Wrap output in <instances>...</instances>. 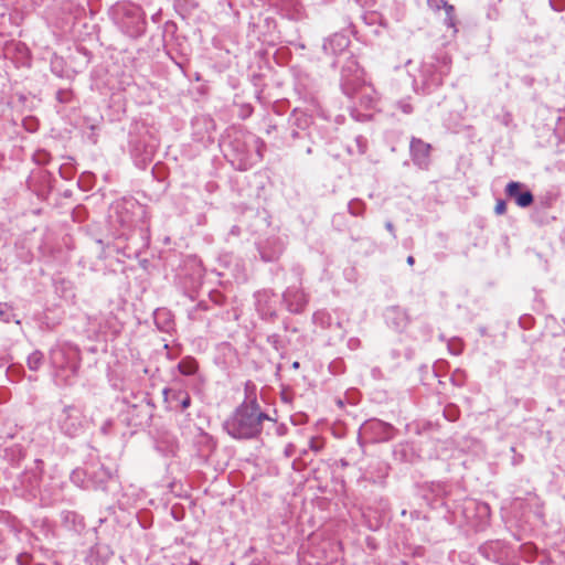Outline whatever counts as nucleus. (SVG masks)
Segmentation results:
<instances>
[{"mask_svg": "<svg viewBox=\"0 0 565 565\" xmlns=\"http://www.w3.org/2000/svg\"><path fill=\"white\" fill-rule=\"evenodd\" d=\"M263 414L256 405H242L233 416L226 420L225 428L230 435L236 438H248L259 430Z\"/></svg>", "mask_w": 565, "mask_h": 565, "instance_id": "obj_1", "label": "nucleus"}, {"mask_svg": "<svg viewBox=\"0 0 565 565\" xmlns=\"http://www.w3.org/2000/svg\"><path fill=\"white\" fill-rule=\"evenodd\" d=\"M508 546L501 540H491L479 546V553L488 561L499 563L508 556Z\"/></svg>", "mask_w": 565, "mask_h": 565, "instance_id": "obj_2", "label": "nucleus"}, {"mask_svg": "<svg viewBox=\"0 0 565 565\" xmlns=\"http://www.w3.org/2000/svg\"><path fill=\"white\" fill-rule=\"evenodd\" d=\"M114 552L108 544L96 543L87 555V562L89 565H106L113 556Z\"/></svg>", "mask_w": 565, "mask_h": 565, "instance_id": "obj_3", "label": "nucleus"}, {"mask_svg": "<svg viewBox=\"0 0 565 565\" xmlns=\"http://www.w3.org/2000/svg\"><path fill=\"white\" fill-rule=\"evenodd\" d=\"M521 186L522 185L519 182H510L507 185V193L508 195L515 199V202L519 206L526 207L532 203L533 196L529 191L520 193Z\"/></svg>", "mask_w": 565, "mask_h": 565, "instance_id": "obj_4", "label": "nucleus"}, {"mask_svg": "<svg viewBox=\"0 0 565 565\" xmlns=\"http://www.w3.org/2000/svg\"><path fill=\"white\" fill-rule=\"evenodd\" d=\"M411 149L416 162L419 164L425 163L430 151V146L422 140L414 139L411 143Z\"/></svg>", "mask_w": 565, "mask_h": 565, "instance_id": "obj_5", "label": "nucleus"}, {"mask_svg": "<svg viewBox=\"0 0 565 565\" xmlns=\"http://www.w3.org/2000/svg\"><path fill=\"white\" fill-rule=\"evenodd\" d=\"M64 415H65V420H64V428H65V430L68 434H75L77 431V428H78L75 425V420L79 419L81 412L77 408L73 407V406H68V407L64 408Z\"/></svg>", "mask_w": 565, "mask_h": 565, "instance_id": "obj_6", "label": "nucleus"}, {"mask_svg": "<svg viewBox=\"0 0 565 565\" xmlns=\"http://www.w3.org/2000/svg\"><path fill=\"white\" fill-rule=\"evenodd\" d=\"M428 4L436 9H439L441 6H444V8L446 10L447 18H448V24H449V26H454V18H452L454 7L452 6H448L444 0H428Z\"/></svg>", "mask_w": 565, "mask_h": 565, "instance_id": "obj_7", "label": "nucleus"}, {"mask_svg": "<svg viewBox=\"0 0 565 565\" xmlns=\"http://www.w3.org/2000/svg\"><path fill=\"white\" fill-rule=\"evenodd\" d=\"M196 367H198L196 363L194 361H191V360L182 361L179 364L180 372L185 374V375L193 374L196 371Z\"/></svg>", "mask_w": 565, "mask_h": 565, "instance_id": "obj_8", "label": "nucleus"}, {"mask_svg": "<svg viewBox=\"0 0 565 565\" xmlns=\"http://www.w3.org/2000/svg\"><path fill=\"white\" fill-rule=\"evenodd\" d=\"M41 354L40 353H33L29 356L28 359V363H29V366L33 370H36L41 363Z\"/></svg>", "mask_w": 565, "mask_h": 565, "instance_id": "obj_9", "label": "nucleus"}, {"mask_svg": "<svg viewBox=\"0 0 565 565\" xmlns=\"http://www.w3.org/2000/svg\"><path fill=\"white\" fill-rule=\"evenodd\" d=\"M32 556L28 553H21L17 556L18 565H30Z\"/></svg>", "mask_w": 565, "mask_h": 565, "instance_id": "obj_10", "label": "nucleus"}, {"mask_svg": "<svg viewBox=\"0 0 565 565\" xmlns=\"http://www.w3.org/2000/svg\"><path fill=\"white\" fill-rule=\"evenodd\" d=\"M497 214H503L505 212V203L503 201H499L495 205Z\"/></svg>", "mask_w": 565, "mask_h": 565, "instance_id": "obj_11", "label": "nucleus"}, {"mask_svg": "<svg viewBox=\"0 0 565 565\" xmlns=\"http://www.w3.org/2000/svg\"><path fill=\"white\" fill-rule=\"evenodd\" d=\"M425 498L429 500L428 503H431V501H434V502H439L441 505L444 504L441 497H425Z\"/></svg>", "mask_w": 565, "mask_h": 565, "instance_id": "obj_12", "label": "nucleus"}, {"mask_svg": "<svg viewBox=\"0 0 565 565\" xmlns=\"http://www.w3.org/2000/svg\"><path fill=\"white\" fill-rule=\"evenodd\" d=\"M249 565H269L266 559H254Z\"/></svg>", "mask_w": 565, "mask_h": 565, "instance_id": "obj_13", "label": "nucleus"}, {"mask_svg": "<svg viewBox=\"0 0 565 565\" xmlns=\"http://www.w3.org/2000/svg\"><path fill=\"white\" fill-rule=\"evenodd\" d=\"M189 405H190V398H189V397H186V398H184V399L182 401V407H183V408H186Z\"/></svg>", "mask_w": 565, "mask_h": 565, "instance_id": "obj_14", "label": "nucleus"}, {"mask_svg": "<svg viewBox=\"0 0 565 565\" xmlns=\"http://www.w3.org/2000/svg\"><path fill=\"white\" fill-rule=\"evenodd\" d=\"M479 509H482L484 513L489 512V505L487 503H482V505Z\"/></svg>", "mask_w": 565, "mask_h": 565, "instance_id": "obj_15", "label": "nucleus"}, {"mask_svg": "<svg viewBox=\"0 0 565 565\" xmlns=\"http://www.w3.org/2000/svg\"><path fill=\"white\" fill-rule=\"evenodd\" d=\"M407 264L408 265H413L414 264V257L413 256H408L407 257Z\"/></svg>", "mask_w": 565, "mask_h": 565, "instance_id": "obj_16", "label": "nucleus"}, {"mask_svg": "<svg viewBox=\"0 0 565 565\" xmlns=\"http://www.w3.org/2000/svg\"><path fill=\"white\" fill-rule=\"evenodd\" d=\"M386 226H387V230L392 231L393 226L391 223H388Z\"/></svg>", "mask_w": 565, "mask_h": 565, "instance_id": "obj_17", "label": "nucleus"}, {"mask_svg": "<svg viewBox=\"0 0 565 565\" xmlns=\"http://www.w3.org/2000/svg\"><path fill=\"white\" fill-rule=\"evenodd\" d=\"M298 365H299L298 362L294 363V367H298Z\"/></svg>", "mask_w": 565, "mask_h": 565, "instance_id": "obj_18", "label": "nucleus"}]
</instances>
